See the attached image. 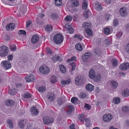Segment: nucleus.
<instances>
[{"label": "nucleus", "instance_id": "e433bc0d", "mask_svg": "<svg viewBox=\"0 0 129 129\" xmlns=\"http://www.w3.org/2000/svg\"><path fill=\"white\" fill-rule=\"evenodd\" d=\"M60 67V70L62 73H64L66 71L65 67L63 65H61Z\"/></svg>", "mask_w": 129, "mask_h": 129}, {"label": "nucleus", "instance_id": "473e14b6", "mask_svg": "<svg viewBox=\"0 0 129 129\" xmlns=\"http://www.w3.org/2000/svg\"><path fill=\"white\" fill-rule=\"evenodd\" d=\"M50 80L51 82L54 83L57 81V79L55 76H52L51 77Z\"/></svg>", "mask_w": 129, "mask_h": 129}, {"label": "nucleus", "instance_id": "39448f33", "mask_svg": "<svg viewBox=\"0 0 129 129\" xmlns=\"http://www.w3.org/2000/svg\"><path fill=\"white\" fill-rule=\"evenodd\" d=\"M40 72L42 73L46 74L49 71V69L47 66L44 65L43 66L40 67L39 68Z\"/></svg>", "mask_w": 129, "mask_h": 129}, {"label": "nucleus", "instance_id": "338daca9", "mask_svg": "<svg viewBox=\"0 0 129 129\" xmlns=\"http://www.w3.org/2000/svg\"><path fill=\"white\" fill-rule=\"evenodd\" d=\"M26 129H32V126L30 123H28L27 125Z\"/></svg>", "mask_w": 129, "mask_h": 129}, {"label": "nucleus", "instance_id": "c756f323", "mask_svg": "<svg viewBox=\"0 0 129 129\" xmlns=\"http://www.w3.org/2000/svg\"><path fill=\"white\" fill-rule=\"evenodd\" d=\"M85 31L88 36H91L92 35V32L90 29L86 28Z\"/></svg>", "mask_w": 129, "mask_h": 129}, {"label": "nucleus", "instance_id": "bb28decb", "mask_svg": "<svg viewBox=\"0 0 129 129\" xmlns=\"http://www.w3.org/2000/svg\"><path fill=\"white\" fill-rule=\"evenodd\" d=\"M93 51L94 53L98 56H100L102 53L101 52L97 49H94Z\"/></svg>", "mask_w": 129, "mask_h": 129}, {"label": "nucleus", "instance_id": "052dcab7", "mask_svg": "<svg viewBox=\"0 0 129 129\" xmlns=\"http://www.w3.org/2000/svg\"><path fill=\"white\" fill-rule=\"evenodd\" d=\"M13 55L12 54H11L9 55L8 57V60L9 61L11 60L13 58Z\"/></svg>", "mask_w": 129, "mask_h": 129}, {"label": "nucleus", "instance_id": "37998d69", "mask_svg": "<svg viewBox=\"0 0 129 129\" xmlns=\"http://www.w3.org/2000/svg\"><path fill=\"white\" fill-rule=\"evenodd\" d=\"M36 22L39 24H41L43 23V22L42 19L40 18H37L36 20Z\"/></svg>", "mask_w": 129, "mask_h": 129}, {"label": "nucleus", "instance_id": "6e6552de", "mask_svg": "<svg viewBox=\"0 0 129 129\" xmlns=\"http://www.w3.org/2000/svg\"><path fill=\"white\" fill-rule=\"evenodd\" d=\"M92 56V54L89 52L85 53L82 56V60L84 61H86L87 59Z\"/></svg>", "mask_w": 129, "mask_h": 129}, {"label": "nucleus", "instance_id": "f8f14e48", "mask_svg": "<svg viewBox=\"0 0 129 129\" xmlns=\"http://www.w3.org/2000/svg\"><path fill=\"white\" fill-rule=\"evenodd\" d=\"M125 8H121L119 10V12L120 15L123 17L126 16L127 14Z\"/></svg>", "mask_w": 129, "mask_h": 129}, {"label": "nucleus", "instance_id": "dca6fc26", "mask_svg": "<svg viewBox=\"0 0 129 129\" xmlns=\"http://www.w3.org/2000/svg\"><path fill=\"white\" fill-rule=\"evenodd\" d=\"M47 97L49 101H53L55 98V96L52 93H49L47 95Z\"/></svg>", "mask_w": 129, "mask_h": 129}, {"label": "nucleus", "instance_id": "bf43d9fd", "mask_svg": "<svg viewBox=\"0 0 129 129\" xmlns=\"http://www.w3.org/2000/svg\"><path fill=\"white\" fill-rule=\"evenodd\" d=\"M122 35V33L121 32H118L116 34V35L118 38H120Z\"/></svg>", "mask_w": 129, "mask_h": 129}, {"label": "nucleus", "instance_id": "393cba45", "mask_svg": "<svg viewBox=\"0 0 129 129\" xmlns=\"http://www.w3.org/2000/svg\"><path fill=\"white\" fill-rule=\"evenodd\" d=\"M75 48L76 49L79 51H81L82 50V48L80 43H77L75 46Z\"/></svg>", "mask_w": 129, "mask_h": 129}, {"label": "nucleus", "instance_id": "79ce46f5", "mask_svg": "<svg viewBox=\"0 0 129 129\" xmlns=\"http://www.w3.org/2000/svg\"><path fill=\"white\" fill-rule=\"evenodd\" d=\"M9 48L12 51H15L16 49L15 45L14 44L11 45L10 46Z\"/></svg>", "mask_w": 129, "mask_h": 129}, {"label": "nucleus", "instance_id": "49530a36", "mask_svg": "<svg viewBox=\"0 0 129 129\" xmlns=\"http://www.w3.org/2000/svg\"><path fill=\"white\" fill-rule=\"evenodd\" d=\"M18 34L19 35L23 34L24 35H26V32L25 31L22 30H20L18 32Z\"/></svg>", "mask_w": 129, "mask_h": 129}, {"label": "nucleus", "instance_id": "423d86ee", "mask_svg": "<svg viewBox=\"0 0 129 129\" xmlns=\"http://www.w3.org/2000/svg\"><path fill=\"white\" fill-rule=\"evenodd\" d=\"M119 68L121 71L126 70L129 69V63L125 62L121 64L119 67Z\"/></svg>", "mask_w": 129, "mask_h": 129}, {"label": "nucleus", "instance_id": "e2e57ef3", "mask_svg": "<svg viewBox=\"0 0 129 129\" xmlns=\"http://www.w3.org/2000/svg\"><path fill=\"white\" fill-rule=\"evenodd\" d=\"M83 115H80L78 117L79 119L82 122L83 121Z\"/></svg>", "mask_w": 129, "mask_h": 129}, {"label": "nucleus", "instance_id": "a19ab883", "mask_svg": "<svg viewBox=\"0 0 129 129\" xmlns=\"http://www.w3.org/2000/svg\"><path fill=\"white\" fill-rule=\"evenodd\" d=\"M50 16L51 17V18L53 20L57 19L58 17L57 15L56 14L54 13H52L51 14Z\"/></svg>", "mask_w": 129, "mask_h": 129}, {"label": "nucleus", "instance_id": "680f3d73", "mask_svg": "<svg viewBox=\"0 0 129 129\" xmlns=\"http://www.w3.org/2000/svg\"><path fill=\"white\" fill-rule=\"evenodd\" d=\"M84 107L87 108V110L90 109L91 108L89 104H85Z\"/></svg>", "mask_w": 129, "mask_h": 129}, {"label": "nucleus", "instance_id": "4c0bfd02", "mask_svg": "<svg viewBox=\"0 0 129 129\" xmlns=\"http://www.w3.org/2000/svg\"><path fill=\"white\" fill-rule=\"evenodd\" d=\"M55 3L57 6H61L62 4L61 0H55Z\"/></svg>", "mask_w": 129, "mask_h": 129}, {"label": "nucleus", "instance_id": "ddd939ff", "mask_svg": "<svg viewBox=\"0 0 129 129\" xmlns=\"http://www.w3.org/2000/svg\"><path fill=\"white\" fill-rule=\"evenodd\" d=\"M95 72L94 70H90L89 71V77L92 79H94L95 76Z\"/></svg>", "mask_w": 129, "mask_h": 129}, {"label": "nucleus", "instance_id": "7ed1b4c3", "mask_svg": "<svg viewBox=\"0 0 129 129\" xmlns=\"http://www.w3.org/2000/svg\"><path fill=\"white\" fill-rule=\"evenodd\" d=\"M9 52L8 48L5 46H3L0 47V56H6Z\"/></svg>", "mask_w": 129, "mask_h": 129}, {"label": "nucleus", "instance_id": "4d7b16f0", "mask_svg": "<svg viewBox=\"0 0 129 129\" xmlns=\"http://www.w3.org/2000/svg\"><path fill=\"white\" fill-rule=\"evenodd\" d=\"M113 24L114 26H116L118 24V21L117 19H114L113 21Z\"/></svg>", "mask_w": 129, "mask_h": 129}, {"label": "nucleus", "instance_id": "f704fd0d", "mask_svg": "<svg viewBox=\"0 0 129 129\" xmlns=\"http://www.w3.org/2000/svg\"><path fill=\"white\" fill-rule=\"evenodd\" d=\"M120 98L116 97L114 98L113 99L114 103L116 104H118L120 102Z\"/></svg>", "mask_w": 129, "mask_h": 129}, {"label": "nucleus", "instance_id": "3c124183", "mask_svg": "<svg viewBox=\"0 0 129 129\" xmlns=\"http://www.w3.org/2000/svg\"><path fill=\"white\" fill-rule=\"evenodd\" d=\"M112 62L113 66H116L117 65V62L116 60L114 59H113L112 60Z\"/></svg>", "mask_w": 129, "mask_h": 129}, {"label": "nucleus", "instance_id": "c85d7f7f", "mask_svg": "<svg viewBox=\"0 0 129 129\" xmlns=\"http://www.w3.org/2000/svg\"><path fill=\"white\" fill-rule=\"evenodd\" d=\"M101 78V77L100 74H98L97 75H95L94 78V81L96 82H99L100 81Z\"/></svg>", "mask_w": 129, "mask_h": 129}, {"label": "nucleus", "instance_id": "a211bd4d", "mask_svg": "<svg viewBox=\"0 0 129 129\" xmlns=\"http://www.w3.org/2000/svg\"><path fill=\"white\" fill-rule=\"evenodd\" d=\"M5 103V105L7 106H10L14 105V102L12 100H9L6 101Z\"/></svg>", "mask_w": 129, "mask_h": 129}, {"label": "nucleus", "instance_id": "5701e85b", "mask_svg": "<svg viewBox=\"0 0 129 129\" xmlns=\"http://www.w3.org/2000/svg\"><path fill=\"white\" fill-rule=\"evenodd\" d=\"M91 25L90 24L86 22L84 23L82 25V27L85 30V29L88 28L90 29Z\"/></svg>", "mask_w": 129, "mask_h": 129}, {"label": "nucleus", "instance_id": "6e6d98bb", "mask_svg": "<svg viewBox=\"0 0 129 129\" xmlns=\"http://www.w3.org/2000/svg\"><path fill=\"white\" fill-rule=\"evenodd\" d=\"M110 29L108 28H105L104 33L106 35L108 34L110 32Z\"/></svg>", "mask_w": 129, "mask_h": 129}, {"label": "nucleus", "instance_id": "c9c22d12", "mask_svg": "<svg viewBox=\"0 0 129 129\" xmlns=\"http://www.w3.org/2000/svg\"><path fill=\"white\" fill-rule=\"evenodd\" d=\"M64 101V99L62 98H60L58 99L57 100L58 104L59 105H61L62 104Z\"/></svg>", "mask_w": 129, "mask_h": 129}, {"label": "nucleus", "instance_id": "7c9ffc66", "mask_svg": "<svg viewBox=\"0 0 129 129\" xmlns=\"http://www.w3.org/2000/svg\"><path fill=\"white\" fill-rule=\"evenodd\" d=\"M71 4L73 6L77 7L79 5V3L77 0H72L71 1Z\"/></svg>", "mask_w": 129, "mask_h": 129}, {"label": "nucleus", "instance_id": "5fc2aeb1", "mask_svg": "<svg viewBox=\"0 0 129 129\" xmlns=\"http://www.w3.org/2000/svg\"><path fill=\"white\" fill-rule=\"evenodd\" d=\"M38 90L41 92H44L46 88L45 87H42L39 88Z\"/></svg>", "mask_w": 129, "mask_h": 129}, {"label": "nucleus", "instance_id": "a878e982", "mask_svg": "<svg viewBox=\"0 0 129 129\" xmlns=\"http://www.w3.org/2000/svg\"><path fill=\"white\" fill-rule=\"evenodd\" d=\"M71 82V80L69 79L67 80H63L61 81V83L63 86H65V84L67 85L69 83Z\"/></svg>", "mask_w": 129, "mask_h": 129}, {"label": "nucleus", "instance_id": "ea45409f", "mask_svg": "<svg viewBox=\"0 0 129 129\" xmlns=\"http://www.w3.org/2000/svg\"><path fill=\"white\" fill-rule=\"evenodd\" d=\"M86 122V125L87 126H90V119L89 118H86L85 119Z\"/></svg>", "mask_w": 129, "mask_h": 129}, {"label": "nucleus", "instance_id": "b1692460", "mask_svg": "<svg viewBox=\"0 0 129 129\" xmlns=\"http://www.w3.org/2000/svg\"><path fill=\"white\" fill-rule=\"evenodd\" d=\"M110 84L112 86V87L114 89L116 88L118 86L117 83L115 81H112Z\"/></svg>", "mask_w": 129, "mask_h": 129}, {"label": "nucleus", "instance_id": "a18cd8bd", "mask_svg": "<svg viewBox=\"0 0 129 129\" xmlns=\"http://www.w3.org/2000/svg\"><path fill=\"white\" fill-rule=\"evenodd\" d=\"M59 56H57V57L53 56L52 58V60L53 62H55L57 60L60 61L59 60Z\"/></svg>", "mask_w": 129, "mask_h": 129}, {"label": "nucleus", "instance_id": "f3484780", "mask_svg": "<svg viewBox=\"0 0 129 129\" xmlns=\"http://www.w3.org/2000/svg\"><path fill=\"white\" fill-rule=\"evenodd\" d=\"M26 122V121L25 120H21L19 121L18 125L21 128H23L25 126V124Z\"/></svg>", "mask_w": 129, "mask_h": 129}, {"label": "nucleus", "instance_id": "c03bdc74", "mask_svg": "<svg viewBox=\"0 0 129 129\" xmlns=\"http://www.w3.org/2000/svg\"><path fill=\"white\" fill-rule=\"evenodd\" d=\"M86 96V94L85 93L83 92H81L80 93L79 95V97L82 99H84L85 98Z\"/></svg>", "mask_w": 129, "mask_h": 129}, {"label": "nucleus", "instance_id": "09e8293b", "mask_svg": "<svg viewBox=\"0 0 129 129\" xmlns=\"http://www.w3.org/2000/svg\"><path fill=\"white\" fill-rule=\"evenodd\" d=\"M78 100V99L76 97H74L71 99V102L75 104L76 103Z\"/></svg>", "mask_w": 129, "mask_h": 129}, {"label": "nucleus", "instance_id": "13d9d810", "mask_svg": "<svg viewBox=\"0 0 129 129\" xmlns=\"http://www.w3.org/2000/svg\"><path fill=\"white\" fill-rule=\"evenodd\" d=\"M87 6V3H85L84 2L82 4V8L83 9H85Z\"/></svg>", "mask_w": 129, "mask_h": 129}, {"label": "nucleus", "instance_id": "1a4fd4ad", "mask_svg": "<svg viewBox=\"0 0 129 129\" xmlns=\"http://www.w3.org/2000/svg\"><path fill=\"white\" fill-rule=\"evenodd\" d=\"M35 79V77L31 74L27 75L26 77V80L28 82L34 81Z\"/></svg>", "mask_w": 129, "mask_h": 129}, {"label": "nucleus", "instance_id": "6ab92c4d", "mask_svg": "<svg viewBox=\"0 0 129 129\" xmlns=\"http://www.w3.org/2000/svg\"><path fill=\"white\" fill-rule=\"evenodd\" d=\"M84 16L86 18H87L89 15H91V13L89 10L87 9L84 12Z\"/></svg>", "mask_w": 129, "mask_h": 129}, {"label": "nucleus", "instance_id": "de8ad7c7", "mask_svg": "<svg viewBox=\"0 0 129 129\" xmlns=\"http://www.w3.org/2000/svg\"><path fill=\"white\" fill-rule=\"evenodd\" d=\"M8 123L9 124L10 128H12L13 127V123L12 121L10 120H8Z\"/></svg>", "mask_w": 129, "mask_h": 129}, {"label": "nucleus", "instance_id": "69168bd1", "mask_svg": "<svg viewBox=\"0 0 129 129\" xmlns=\"http://www.w3.org/2000/svg\"><path fill=\"white\" fill-rule=\"evenodd\" d=\"M74 31V30L73 28L70 27L68 31L70 34H72L73 33Z\"/></svg>", "mask_w": 129, "mask_h": 129}, {"label": "nucleus", "instance_id": "20e7f679", "mask_svg": "<svg viewBox=\"0 0 129 129\" xmlns=\"http://www.w3.org/2000/svg\"><path fill=\"white\" fill-rule=\"evenodd\" d=\"M44 123L46 125H49L52 123L53 121V118L52 117L49 116H45L43 118Z\"/></svg>", "mask_w": 129, "mask_h": 129}, {"label": "nucleus", "instance_id": "8fccbe9b", "mask_svg": "<svg viewBox=\"0 0 129 129\" xmlns=\"http://www.w3.org/2000/svg\"><path fill=\"white\" fill-rule=\"evenodd\" d=\"M72 18L70 15L67 16L64 19L66 21H71L72 20Z\"/></svg>", "mask_w": 129, "mask_h": 129}, {"label": "nucleus", "instance_id": "2eb2a0df", "mask_svg": "<svg viewBox=\"0 0 129 129\" xmlns=\"http://www.w3.org/2000/svg\"><path fill=\"white\" fill-rule=\"evenodd\" d=\"M39 39V37L38 36L36 35H34L32 37L31 39V42L33 44L37 43Z\"/></svg>", "mask_w": 129, "mask_h": 129}, {"label": "nucleus", "instance_id": "cd10ccee", "mask_svg": "<svg viewBox=\"0 0 129 129\" xmlns=\"http://www.w3.org/2000/svg\"><path fill=\"white\" fill-rule=\"evenodd\" d=\"M122 110L124 113L129 112V107L127 106H124L122 108Z\"/></svg>", "mask_w": 129, "mask_h": 129}, {"label": "nucleus", "instance_id": "0eeeda50", "mask_svg": "<svg viewBox=\"0 0 129 129\" xmlns=\"http://www.w3.org/2000/svg\"><path fill=\"white\" fill-rule=\"evenodd\" d=\"M112 115L110 114H105L103 116V120L104 121L108 122L112 119Z\"/></svg>", "mask_w": 129, "mask_h": 129}, {"label": "nucleus", "instance_id": "9b49d317", "mask_svg": "<svg viewBox=\"0 0 129 129\" xmlns=\"http://www.w3.org/2000/svg\"><path fill=\"white\" fill-rule=\"evenodd\" d=\"M30 112L34 115H37L38 114L39 111L36 107H31Z\"/></svg>", "mask_w": 129, "mask_h": 129}, {"label": "nucleus", "instance_id": "864d4df0", "mask_svg": "<svg viewBox=\"0 0 129 129\" xmlns=\"http://www.w3.org/2000/svg\"><path fill=\"white\" fill-rule=\"evenodd\" d=\"M23 96L24 98H28L31 97V94L29 93H27L24 94Z\"/></svg>", "mask_w": 129, "mask_h": 129}, {"label": "nucleus", "instance_id": "0e129e2a", "mask_svg": "<svg viewBox=\"0 0 129 129\" xmlns=\"http://www.w3.org/2000/svg\"><path fill=\"white\" fill-rule=\"evenodd\" d=\"M125 51L129 53V44L127 45L125 48Z\"/></svg>", "mask_w": 129, "mask_h": 129}, {"label": "nucleus", "instance_id": "2f4dec72", "mask_svg": "<svg viewBox=\"0 0 129 129\" xmlns=\"http://www.w3.org/2000/svg\"><path fill=\"white\" fill-rule=\"evenodd\" d=\"M70 64L71 65V66L72 67V69L71 70H70V72L71 74L72 75L73 74V73H72V71L73 70H74L75 69L76 67V65L75 63L73 62L71 63Z\"/></svg>", "mask_w": 129, "mask_h": 129}, {"label": "nucleus", "instance_id": "774afa93", "mask_svg": "<svg viewBox=\"0 0 129 129\" xmlns=\"http://www.w3.org/2000/svg\"><path fill=\"white\" fill-rule=\"evenodd\" d=\"M75 125L74 124L72 123L71 124L70 126V129H75L74 127Z\"/></svg>", "mask_w": 129, "mask_h": 129}, {"label": "nucleus", "instance_id": "412c9836", "mask_svg": "<svg viewBox=\"0 0 129 129\" xmlns=\"http://www.w3.org/2000/svg\"><path fill=\"white\" fill-rule=\"evenodd\" d=\"M86 88L88 91H91L93 90L94 87L92 85L88 84L86 85Z\"/></svg>", "mask_w": 129, "mask_h": 129}, {"label": "nucleus", "instance_id": "72a5a7b5", "mask_svg": "<svg viewBox=\"0 0 129 129\" xmlns=\"http://www.w3.org/2000/svg\"><path fill=\"white\" fill-rule=\"evenodd\" d=\"M52 27L50 25H47L45 28V30L49 32L51 31L52 29Z\"/></svg>", "mask_w": 129, "mask_h": 129}, {"label": "nucleus", "instance_id": "603ef678", "mask_svg": "<svg viewBox=\"0 0 129 129\" xmlns=\"http://www.w3.org/2000/svg\"><path fill=\"white\" fill-rule=\"evenodd\" d=\"M82 36H80L79 35L77 34L75 35L74 36V37L75 38H78V39L81 41L82 39Z\"/></svg>", "mask_w": 129, "mask_h": 129}, {"label": "nucleus", "instance_id": "4468645a", "mask_svg": "<svg viewBox=\"0 0 129 129\" xmlns=\"http://www.w3.org/2000/svg\"><path fill=\"white\" fill-rule=\"evenodd\" d=\"M3 65L7 69H10L11 67L10 63L7 61H4L3 63Z\"/></svg>", "mask_w": 129, "mask_h": 129}, {"label": "nucleus", "instance_id": "aec40b11", "mask_svg": "<svg viewBox=\"0 0 129 129\" xmlns=\"http://www.w3.org/2000/svg\"><path fill=\"white\" fill-rule=\"evenodd\" d=\"M102 9L101 4L98 2L95 4V9L97 11L101 10Z\"/></svg>", "mask_w": 129, "mask_h": 129}, {"label": "nucleus", "instance_id": "f03ea898", "mask_svg": "<svg viewBox=\"0 0 129 129\" xmlns=\"http://www.w3.org/2000/svg\"><path fill=\"white\" fill-rule=\"evenodd\" d=\"M53 40L54 42L56 44L61 43L63 41L62 35L59 34H57L54 36Z\"/></svg>", "mask_w": 129, "mask_h": 129}, {"label": "nucleus", "instance_id": "f257e3e1", "mask_svg": "<svg viewBox=\"0 0 129 129\" xmlns=\"http://www.w3.org/2000/svg\"><path fill=\"white\" fill-rule=\"evenodd\" d=\"M75 83L76 84L82 85L85 83V79L82 76H78L75 79Z\"/></svg>", "mask_w": 129, "mask_h": 129}, {"label": "nucleus", "instance_id": "4be33fe9", "mask_svg": "<svg viewBox=\"0 0 129 129\" xmlns=\"http://www.w3.org/2000/svg\"><path fill=\"white\" fill-rule=\"evenodd\" d=\"M122 95L124 96H127L129 95V90L126 89L123 90L122 92Z\"/></svg>", "mask_w": 129, "mask_h": 129}, {"label": "nucleus", "instance_id": "9d476101", "mask_svg": "<svg viewBox=\"0 0 129 129\" xmlns=\"http://www.w3.org/2000/svg\"><path fill=\"white\" fill-rule=\"evenodd\" d=\"M15 27V25L13 23H10L8 24L6 27V28L7 30L11 31L13 30Z\"/></svg>", "mask_w": 129, "mask_h": 129}, {"label": "nucleus", "instance_id": "58836bf2", "mask_svg": "<svg viewBox=\"0 0 129 129\" xmlns=\"http://www.w3.org/2000/svg\"><path fill=\"white\" fill-rule=\"evenodd\" d=\"M9 92L10 94L12 95L15 94L16 93L15 89H11L9 90Z\"/></svg>", "mask_w": 129, "mask_h": 129}]
</instances>
